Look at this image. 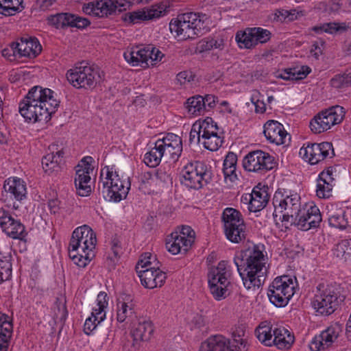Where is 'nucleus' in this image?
<instances>
[{
    "label": "nucleus",
    "mask_w": 351,
    "mask_h": 351,
    "mask_svg": "<svg viewBox=\"0 0 351 351\" xmlns=\"http://www.w3.org/2000/svg\"><path fill=\"white\" fill-rule=\"evenodd\" d=\"M233 261L246 289L259 288L265 282L269 264L264 245H254L240 252Z\"/></svg>",
    "instance_id": "nucleus-1"
},
{
    "label": "nucleus",
    "mask_w": 351,
    "mask_h": 351,
    "mask_svg": "<svg viewBox=\"0 0 351 351\" xmlns=\"http://www.w3.org/2000/svg\"><path fill=\"white\" fill-rule=\"evenodd\" d=\"M96 244V234L91 228L87 225L77 227L69 243V258L79 267H86L95 256Z\"/></svg>",
    "instance_id": "nucleus-2"
},
{
    "label": "nucleus",
    "mask_w": 351,
    "mask_h": 351,
    "mask_svg": "<svg viewBox=\"0 0 351 351\" xmlns=\"http://www.w3.org/2000/svg\"><path fill=\"white\" fill-rule=\"evenodd\" d=\"M183 150L180 136L168 133L154 143H150L149 150L145 154L143 161L149 167H156L164 158L173 162L180 158Z\"/></svg>",
    "instance_id": "nucleus-3"
},
{
    "label": "nucleus",
    "mask_w": 351,
    "mask_h": 351,
    "mask_svg": "<svg viewBox=\"0 0 351 351\" xmlns=\"http://www.w3.org/2000/svg\"><path fill=\"white\" fill-rule=\"evenodd\" d=\"M300 195L287 189H278L273 196V218L276 225L287 229L301 207Z\"/></svg>",
    "instance_id": "nucleus-4"
},
{
    "label": "nucleus",
    "mask_w": 351,
    "mask_h": 351,
    "mask_svg": "<svg viewBox=\"0 0 351 351\" xmlns=\"http://www.w3.org/2000/svg\"><path fill=\"white\" fill-rule=\"evenodd\" d=\"M104 198L109 202H119L125 199L130 189L129 177L120 175L115 166H106L101 170L99 189Z\"/></svg>",
    "instance_id": "nucleus-5"
},
{
    "label": "nucleus",
    "mask_w": 351,
    "mask_h": 351,
    "mask_svg": "<svg viewBox=\"0 0 351 351\" xmlns=\"http://www.w3.org/2000/svg\"><path fill=\"white\" fill-rule=\"evenodd\" d=\"M345 300L343 288L335 282L319 284L314 295L312 305L316 312L322 315L333 313Z\"/></svg>",
    "instance_id": "nucleus-6"
},
{
    "label": "nucleus",
    "mask_w": 351,
    "mask_h": 351,
    "mask_svg": "<svg viewBox=\"0 0 351 351\" xmlns=\"http://www.w3.org/2000/svg\"><path fill=\"white\" fill-rule=\"evenodd\" d=\"M204 18V16L194 12L178 15V18L170 22V31L180 40L194 39L201 36L208 29Z\"/></svg>",
    "instance_id": "nucleus-7"
},
{
    "label": "nucleus",
    "mask_w": 351,
    "mask_h": 351,
    "mask_svg": "<svg viewBox=\"0 0 351 351\" xmlns=\"http://www.w3.org/2000/svg\"><path fill=\"white\" fill-rule=\"evenodd\" d=\"M232 269L227 261H221L217 266L212 267L208 272V283L210 292L217 301L228 295V287L230 285Z\"/></svg>",
    "instance_id": "nucleus-8"
},
{
    "label": "nucleus",
    "mask_w": 351,
    "mask_h": 351,
    "mask_svg": "<svg viewBox=\"0 0 351 351\" xmlns=\"http://www.w3.org/2000/svg\"><path fill=\"white\" fill-rule=\"evenodd\" d=\"M211 178L210 168L204 161L188 162L181 171V182L186 187L198 190L207 184Z\"/></svg>",
    "instance_id": "nucleus-9"
},
{
    "label": "nucleus",
    "mask_w": 351,
    "mask_h": 351,
    "mask_svg": "<svg viewBox=\"0 0 351 351\" xmlns=\"http://www.w3.org/2000/svg\"><path fill=\"white\" fill-rule=\"evenodd\" d=\"M296 286L295 277H276L269 287L267 295L270 302L277 307L285 306L294 295Z\"/></svg>",
    "instance_id": "nucleus-10"
},
{
    "label": "nucleus",
    "mask_w": 351,
    "mask_h": 351,
    "mask_svg": "<svg viewBox=\"0 0 351 351\" xmlns=\"http://www.w3.org/2000/svg\"><path fill=\"white\" fill-rule=\"evenodd\" d=\"M57 97V94L49 88L34 86L19 104V110H28L30 107H38L40 110L58 108L60 101Z\"/></svg>",
    "instance_id": "nucleus-11"
},
{
    "label": "nucleus",
    "mask_w": 351,
    "mask_h": 351,
    "mask_svg": "<svg viewBox=\"0 0 351 351\" xmlns=\"http://www.w3.org/2000/svg\"><path fill=\"white\" fill-rule=\"evenodd\" d=\"M27 194L25 182L17 177H10L4 181L0 202L8 208L17 210L19 203L26 199Z\"/></svg>",
    "instance_id": "nucleus-12"
},
{
    "label": "nucleus",
    "mask_w": 351,
    "mask_h": 351,
    "mask_svg": "<svg viewBox=\"0 0 351 351\" xmlns=\"http://www.w3.org/2000/svg\"><path fill=\"white\" fill-rule=\"evenodd\" d=\"M163 53L152 45L145 47L136 46L128 49L123 53L125 60L132 66H140L143 68L154 65L160 61Z\"/></svg>",
    "instance_id": "nucleus-13"
},
{
    "label": "nucleus",
    "mask_w": 351,
    "mask_h": 351,
    "mask_svg": "<svg viewBox=\"0 0 351 351\" xmlns=\"http://www.w3.org/2000/svg\"><path fill=\"white\" fill-rule=\"evenodd\" d=\"M66 78L76 88L94 87L100 78L99 69L95 65L82 62L67 71Z\"/></svg>",
    "instance_id": "nucleus-14"
},
{
    "label": "nucleus",
    "mask_w": 351,
    "mask_h": 351,
    "mask_svg": "<svg viewBox=\"0 0 351 351\" xmlns=\"http://www.w3.org/2000/svg\"><path fill=\"white\" fill-rule=\"evenodd\" d=\"M276 165L274 157L262 150L250 152L243 159L245 170L261 175L274 169Z\"/></svg>",
    "instance_id": "nucleus-15"
},
{
    "label": "nucleus",
    "mask_w": 351,
    "mask_h": 351,
    "mask_svg": "<svg viewBox=\"0 0 351 351\" xmlns=\"http://www.w3.org/2000/svg\"><path fill=\"white\" fill-rule=\"evenodd\" d=\"M322 221V217L319 208L313 202L305 204L300 207L290 225H294L299 230L308 231L317 228Z\"/></svg>",
    "instance_id": "nucleus-16"
},
{
    "label": "nucleus",
    "mask_w": 351,
    "mask_h": 351,
    "mask_svg": "<svg viewBox=\"0 0 351 351\" xmlns=\"http://www.w3.org/2000/svg\"><path fill=\"white\" fill-rule=\"evenodd\" d=\"M195 231L189 226H182L180 231L171 232L166 239V247L173 255L187 252L195 241Z\"/></svg>",
    "instance_id": "nucleus-17"
},
{
    "label": "nucleus",
    "mask_w": 351,
    "mask_h": 351,
    "mask_svg": "<svg viewBox=\"0 0 351 351\" xmlns=\"http://www.w3.org/2000/svg\"><path fill=\"white\" fill-rule=\"evenodd\" d=\"M126 0H101L84 3L82 11L86 14L95 17H108L114 13L121 12L126 9Z\"/></svg>",
    "instance_id": "nucleus-18"
},
{
    "label": "nucleus",
    "mask_w": 351,
    "mask_h": 351,
    "mask_svg": "<svg viewBox=\"0 0 351 351\" xmlns=\"http://www.w3.org/2000/svg\"><path fill=\"white\" fill-rule=\"evenodd\" d=\"M169 11V5L167 1H162L152 5L149 8H143L125 13L122 20L129 25L141 23L143 21L158 19Z\"/></svg>",
    "instance_id": "nucleus-19"
},
{
    "label": "nucleus",
    "mask_w": 351,
    "mask_h": 351,
    "mask_svg": "<svg viewBox=\"0 0 351 351\" xmlns=\"http://www.w3.org/2000/svg\"><path fill=\"white\" fill-rule=\"evenodd\" d=\"M300 156L311 165H316L334 155L333 146L331 143H306L300 148Z\"/></svg>",
    "instance_id": "nucleus-20"
},
{
    "label": "nucleus",
    "mask_w": 351,
    "mask_h": 351,
    "mask_svg": "<svg viewBox=\"0 0 351 351\" xmlns=\"http://www.w3.org/2000/svg\"><path fill=\"white\" fill-rule=\"evenodd\" d=\"M10 210L0 205V228L8 237L23 240L27 236L25 226L12 216Z\"/></svg>",
    "instance_id": "nucleus-21"
},
{
    "label": "nucleus",
    "mask_w": 351,
    "mask_h": 351,
    "mask_svg": "<svg viewBox=\"0 0 351 351\" xmlns=\"http://www.w3.org/2000/svg\"><path fill=\"white\" fill-rule=\"evenodd\" d=\"M219 130L217 123L212 118L207 117L201 143L205 149L213 152L217 151L221 146L223 137L219 133Z\"/></svg>",
    "instance_id": "nucleus-22"
},
{
    "label": "nucleus",
    "mask_w": 351,
    "mask_h": 351,
    "mask_svg": "<svg viewBox=\"0 0 351 351\" xmlns=\"http://www.w3.org/2000/svg\"><path fill=\"white\" fill-rule=\"evenodd\" d=\"M341 331L340 326L332 325L323 330L319 335H315L309 343L311 351H320L330 347L338 338Z\"/></svg>",
    "instance_id": "nucleus-23"
},
{
    "label": "nucleus",
    "mask_w": 351,
    "mask_h": 351,
    "mask_svg": "<svg viewBox=\"0 0 351 351\" xmlns=\"http://www.w3.org/2000/svg\"><path fill=\"white\" fill-rule=\"evenodd\" d=\"M263 133L267 140L276 145H285L290 138L283 125L277 121L270 120L264 125Z\"/></svg>",
    "instance_id": "nucleus-24"
},
{
    "label": "nucleus",
    "mask_w": 351,
    "mask_h": 351,
    "mask_svg": "<svg viewBox=\"0 0 351 351\" xmlns=\"http://www.w3.org/2000/svg\"><path fill=\"white\" fill-rule=\"evenodd\" d=\"M141 285L147 289L160 288L164 285L167 274L158 267V269L137 270Z\"/></svg>",
    "instance_id": "nucleus-25"
},
{
    "label": "nucleus",
    "mask_w": 351,
    "mask_h": 351,
    "mask_svg": "<svg viewBox=\"0 0 351 351\" xmlns=\"http://www.w3.org/2000/svg\"><path fill=\"white\" fill-rule=\"evenodd\" d=\"M334 185V169L332 167H329L318 176L316 186L317 196L322 199L329 198L332 195Z\"/></svg>",
    "instance_id": "nucleus-26"
},
{
    "label": "nucleus",
    "mask_w": 351,
    "mask_h": 351,
    "mask_svg": "<svg viewBox=\"0 0 351 351\" xmlns=\"http://www.w3.org/2000/svg\"><path fill=\"white\" fill-rule=\"evenodd\" d=\"M135 303L129 294H123L117 300L116 304V318L118 322H128L135 314Z\"/></svg>",
    "instance_id": "nucleus-27"
},
{
    "label": "nucleus",
    "mask_w": 351,
    "mask_h": 351,
    "mask_svg": "<svg viewBox=\"0 0 351 351\" xmlns=\"http://www.w3.org/2000/svg\"><path fill=\"white\" fill-rule=\"evenodd\" d=\"M251 193L253 197L250 204V212L256 213L263 210L269 199L268 188L258 184L253 188Z\"/></svg>",
    "instance_id": "nucleus-28"
},
{
    "label": "nucleus",
    "mask_w": 351,
    "mask_h": 351,
    "mask_svg": "<svg viewBox=\"0 0 351 351\" xmlns=\"http://www.w3.org/2000/svg\"><path fill=\"white\" fill-rule=\"evenodd\" d=\"M54 145L49 147V149H53ZM64 152L62 149L58 150L46 154L42 158V166L45 173L50 174L54 171H58L60 169V163L64 156Z\"/></svg>",
    "instance_id": "nucleus-29"
},
{
    "label": "nucleus",
    "mask_w": 351,
    "mask_h": 351,
    "mask_svg": "<svg viewBox=\"0 0 351 351\" xmlns=\"http://www.w3.org/2000/svg\"><path fill=\"white\" fill-rule=\"evenodd\" d=\"M272 346L278 349H289L294 342V336L285 327H274Z\"/></svg>",
    "instance_id": "nucleus-30"
},
{
    "label": "nucleus",
    "mask_w": 351,
    "mask_h": 351,
    "mask_svg": "<svg viewBox=\"0 0 351 351\" xmlns=\"http://www.w3.org/2000/svg\"><path fill=\"white\" fill-rule=\"evenodd\" d=\"M94 160L91 156L84 157L75 167V184L81 185V180L90 181V173L93 171L92 163Z\"/></svg>",
    "instance_id": "nucleus-31"
},
{
    "label": "nucleus",
    "mask_w": 351,
    "mask_h": 351,
    "mask_svg": "<svg viewBox=\"0 0 351 351\" xmlns=\"http://www.w3.org/2000/svg\"><path fill=\"white\" fill-rule=\"evenodd\" d=\"M229 339L221 335H213L202 343L199 351H228Z\"/></svg>",
    "instance_id": "nucleus-32"
},
{
    "label": "nucleus",
    "mask_w": 351,
    "mask_h": 351,
    "mask_svg": "<svg viewBox=\"0 0 351 351\" xmlns=\"http://www.w3.org/2000/svg\"><path fill=\"white\" fill-rule=\"evenodd\" d=\"M349 210L337 208L335 210L328 212V225L341 230H345L349 226Z\"/></svg>",
    "instance_id": "nucleus-33"
},
{
    "label": "nucleus",
    "mask_w": 351,
    "mask_h": 351,
    "mask_svg": "<svg viewBox=\"0 0 351 351\" xmlns=\"http://www.w3.org/2000/svg\"><path fill=\"white\" fill-rule=\"evenodd\" d=\"M237 162V154L233 152H228L223 164V173L226 182L232 183L238 180Z\"/></svg>",
    "instance_id": "nucleus-34"
},
{
    "label": "nucleus",
    "mask_w": 351,
    "mask_h": 351,
    "mask_svg": "<svg viewBox=\"0 0 351 351\" xmlns=\"http://www.w3.org/2000/svg\"><path fill=\"white\" fill-rule=\"evenodd\" d=\"M20 47L21 58H34L40 53L42 49L38 39L32 37L21 38Z\"/></svg>",
    "instance_id": "nucleus-35"
},
{
    "label": "nucleus",
    "mask_w": 351,
    "mask_h": 351,
    "mask_svg": "<svg viewBox=\"0 0 351 351\" xmlns=\"http://www.w3.org/2000/svg\"><path fill=\"white\" fill-rule=\"evenodd\" d=\"M12 332V324L9 316L0 313V351H8Z\"/></svg>",
    "instance_id": "nucleus-36"
},
{
    "label": "nucleus",
    "mask_w": 351,
    "mask_h": 351,
    "mask_svg": "<svg viewBox=\"0 0 351 351\" xmlns=\"http://www.w3.org/2000/svg\"><path fill=\"white\" fill-rule=\"evenodd\" d=\"M109 297L104 291H100L96 299V305L92 309L90 315L101 324L106 318V310L108 306Z\"/></svg>",
    "instance_id": "nucleus-37"
},
{
    "label": "nucleus",
    "mask_w": 351,
    "mask_h": 351,
    "mask_svg": "<svg viewBox=\"0 0 351 351\" xmlns=\"http://www.w3.org/2000/svg\"><path fill=\"white\" fill-rule=\"evenodd\" d=\"M311 71L308 66H300L285 69L276 77L285 80H300L304 79Z\"/></svg>",
    "instance_id": "nucleus-38"
},
{
    "label": "nucleus",
    "mask_w": 351,
    "mask_h": 351,
    "mask_svg": "<svg viewBox=\"0 0 351 351\" xmlns=\"http://www.w3.org/2000/svg\"><path fill=\"white\" fill-rule=\"evenodd\" d=\"M274 328L267 322H261L255 330L258 340L265 346L271 347L273 343Z\"/></svg>",
    "instance_id": "nucleus-39"
},
{
    "label": "nucleus",
    "mask_w": 351,
    "mask_h": 351,
    "mask_svg": "<svg viewBox=\"0 0 351 351\" xmlns=\"http://www.w3.org/2000/svg\"><path fill=\"white\" fill-rule=\"evenodd\" d=\"M154 332L152 323L149 321L139 322L132 331V337L135 341H147L150 339Z\"/></svg>",
    "instance_id": "nucleus-40"
},
{
    "label": "nucleus",
    "mask_w": 351,
    "mask_h": 351,
    "mask_svg": "<svg viewBox=\"0 0 351 351\" xmlns=\"http://www.w3.org/2000/svg\"><path fill=\"white\" fill-rule=\"evenodd\" d=\"M332 252L334 256L339 260L351 263V238L338 242L334 246Z\"/></svg>",
    "instance_id": "nucleus-41"
},
{
    "label": "nucleus",
    "mask_w": 351,
    "mask_h": 351,
    "mask_svg": "<svg viewBox=\"0 0 351 351\" xmlns=\"http://www.w3.org/2000/svg\"><path fill=\"white\" fill-rule=\"evenodd\" d=\"M222 221L223 222V228L228 229V231L230 232L231 228H233L234 226L237 225L238 223L243 221V219L239 210L233 208H226L222 213Z\"/></svg>",
    "instance_id": "nucleus-42"
},
{
    "label": "nucleus",
    "mask_w": 351,
    "mask_h": 351,
    "mask_svg": "<svg viewBox=\"0 0 351 351\" xmlns=\"http://www.w3.org/2000/svg\"><path fill=\"white\" fill-rule=\"evenodd\" d=\"M12 256L10 252H0V284L12 276Z\"/></svg>",
    "instance_id": "nucleus-43"
},
{
    "label": "nucleus",
    "mask_w": 351,
    "mask_h": 351,
    "mask_svg": "<svg viewBox=\"0 0 351 351\" xmlns=\"http://www.w3.org/2000/svg\"><path fill=\"white\" fill-rule=\"evenodd\" d=\"M224 232L226 238L232 243H239L245 239V224L244 221L238 223L234 226L229 232L228 229L224 228Z\"/></svg>",
    "instance_id": "nucleus-44"
},
{
    "label": "nucleus",
    "mask_w": 351,
    "mask_h": 351,
    "mask_svg": "<svg viewBox=\"0 0 351 351\" xmlns=\"http://www.w3.org/2000/svg\"><path fill=\"white\" fill-rule=\"evenodd\" d=\"M160 265L156 255L145 252L141 256L136 266V270L158 269Z\"/></svg>",
    "instance_id": "nucleus-45"
},
{
    "label": "nucleus",
    "mask_w": 351,
    "mask_h": 351,
    "mask_svg": "<svg viewBox=\"0 0 351 351\" xmlns=\"http://www.w3.org/2000/svg\"><path fill=\"white\" fill-rule=\"evenodd\" d=\"M319 112L321 119L325 122L327 130L332 126L340 123L345 117V111H339V113H337V111H319Z\"/></svg>",
    "instance_id": "nucleus-46"
},
{
    "label": "nucleus",
    "mask_w": 351,
    "mask_h": 351,
    "mask_svg": "<svg viewBox=\"0 0 351 351\" xmlns=\"http://www.w3.org/2000/svg\"><path fill=\"white\" fill-rule=\"evenodd\" d=\"M236 41L240 48L250 49L256 45L252 28L236 34Z\"/></svg>",
    "instance_id": "nucleus-47"
},
{
    "label": "nucleus",
    "mask_w": 351,
    "mask_h": 351,
    "mask_svg": "<svg viewBox=\"0 0 351 351\" xmlns=\"http://www.w3.org/2000/svg\"><path fill=\"white\" fill-rule=\"evenodd\" d=\"M206 119L204 120L196 121L192 125L189 134V142L191 144H201L202 141V133L206 126Z\"/></svg>",
    "instance_id": "nucleus-48"
},
{
    "label": "nucleus",
    "mask_w": 351,
    "mask_h": 351,
    "mask_svg": "<svg viewBox=\"0 0 351 351\" xmlns=\"http://www.w3.org/2000/svg\"><path fill=\"white\" fill-rule=\"evenodd\" d=\"M72 18V14L59 13L49 16L48 23L56 28H64L66 27H71L70 21Z\"/></svg>",
    "instance_id": "nucleus-49"
},
{
    "label": "nucleus",
    "mask_w": 351,
    "mask_h": 351,
    "mask_svg": "<svg viewBox=\"0 0 351 351\" xmlns=\"http://www.w3.org/2000/svg\"><path fill=\"white\" fill-rule=\"evenodd\" d=\"M228 351H248L250 344L247 339L240 335L232 334V339H229Z\"/></svg>",
    "instance_id": "nucleus-50"
},
{
    "label": "nucleus",
    "mask_w": 351,
    "mask_h": 351,
    "mask_svg": "<svg viewBox=\"0 0 351 351\" xmlns=\"http://www.w3.org/2000/svg\"><path fill=\"white\" fill-rule=\"evenodd\" d=\"M55 316L60 320L64 321L68 317V311L66 305V298L61 295L57 297L54 302Z\"/></svg>",
    "instance_id": "nucleus-51"
},
{
    "label": "nucleus",
    "mask_w": 351,
    "mask_h": 351,
    "mask_svg": "<svg viewBox=\"0 0 351 351\" xmlns=\"http://www.w3.org/2000/svg\"><path fill=\"white\" fill-rule=\"evenodd\" d=\"M110 250L112 255L109 256L108 258L112 262V265L114 266L123 254L121 243L118 237H114L110 241Z\"/></svg>",
    "instance_id": "nucleus-52"
},
{
    "label": "nucleus",
    "mask_w": 351,
    "mask_h": 351,
    "mask_svg": "<svg viewBox=\"0 0 351 351\" xmlns=\"http://www.w3.org/2000/svg\"><path fill=\"white\" fill-rule=\"evenodd\" d=\"M145 177L147 179L155 180L159 184H167L171 182L172 180L170 174L167 173L165 169L161 168L157 169L154 176L150 173H147V175H145Z\"/></svg>",
    "instance_id": "nucleus-53"
},
{
    "label": "nucleus",
    "mask_w": 351,
    "mask_h": 351,
    "mask_svg": "<svg viewBox=\"0 0 351 351\" xmlns=\"http://www.w3.org/2000/svg\"><path fill=\"white\" fill-rule=\"evenodd\" d=\"M309 127L314 134H320L327 131L324 121H322L319 112H318L310 121Z\"/></svg>",
    "instance_id": "nucleus-54"
},
{
    "label": "nucleus",
    "mask_w": 351,
    "mask_h": 351,
    "mask_svg": "<svg viewBox=\"0 0 351 351\" xmlns=\"http://www.w3.org/2000/svg\"><path fill=\"white\" fill-rule=\"evenodd\" d=\"M252 31L256 45L258 43H265L271 38V32L267 29L261 27H253Z\"/></svg>",
    "instance_id": "nucleus-55"
},
{
    "label": "nucleus",
    "mask_w": 351,
    "mask_h": 351,
    "mask_svg": "<svg viewBox=\"0 0 351 351\" xmlns=\"http://www.w3.org/2000/svg\"><path fill=\"white\" fill-rule=\"evenodd\" d=\"M330 84L336 88L348 86L351 84V76L350 74L337 75L331 79Z\"/></svg>",
    "instance_id": "nucleus-56"
},
{
    "label": "nucleus",
    "mask_w": 351,
    "mask_h": 351,
    "mask_svg": "<svg viewBox=\"0 0 351 351\" xmlns=\"http://www.w3.org/2000/svg\"><path fill=\"white\" fill-rule=\"evenodd\" d=\"M204 104L203 97L197 95L186 100L185 107L187 110H204Z\"/></svg>",
    "instance_id": "nucleus-57"
},
{
    "label": "nucleus",
    "mask_w": 351,
    "mask_h": 351,
    "mask_svg": "<svg viewBox=\"0 0 351 351\" xmlns=\"http://www.w3.org/2000/svg\"><path fill=\"white\" fill-rule=\"evenodd\" d=\"M100 324H97V320H96L94 317H92V315H90L88 317L84 322V332L87 335H93L94 331L96 330L97 327Z\"/></svg>",
    "instance_id": "nucleus-58"
},
{
    "label": "nucleus",
    "mask_w": 351,
    "mask_h": 351,
    "mask_svg": "<svg viewBox=\"0 0 351 351\" xmlns=\"http://www.w3.org/2000/svg\"><path fill=\"white\" fill-rule=\"evenodd\" d=\"M73 18L71 19V27H75L78 29H84L88 27L90 22L86 18L72 14Z\"/></svg>",
    "instance_id": "nucleus-59"
},
{
    "label": "nucleus",
    "mask_w": 351,
    "mask_h": 351,
    "mask_svg": "<svg viewBox=\"0 0 351 351\" xmlns=\"http://www.w3.org/2000/svg\"><path fill=\"white\" fill-rule=\"evenodd\" d=\"M326 33L333 34L338 32L345 31L346 26L344 23L339 24L335 22L325 23Z\"/></svg>",
    "instance_id": "nucleus-60"
},
{
    "label": "nucleus",
    "mask_w": 351,
    "mask_h": 351,
    "mask_svg": "<svg viewBox=\"0 0 351 351\" xmlns=\"http://www.w3.org/2000/svg\"><path fill=\"white\" fill-rule=\"evenodd\" d=\"M81 185L75 184L77 193L82 197L88 196L91 192L90 181L81 180Z\"/></svg>",
    "instance_id": "nucleus-61"
},
{
    "label": "nucleus",
    "mask_w": 351,
    "mask_h": 351,
    "mask_svg": "<svg viewBox=\"0 0 351 351\" xmlns=\"http://www.w3.org/2000/svg\"><path fill=\"white\" fill-rule=\"evenodd\" d=\"M56 111H39V113L36 112V116L34 117V121L36 122H48L53 114L55 113Z\"/></svg>",
    "instance_id": "nucleus-62"
},
{
    "label": "nucleus",
    "mask_w": 351,
    "mask_h": 351,
    "mask_svg": "<svg viewBox=\"0 0 351 351\" xmlns=\"http://www.w3.org/2000/svg\"><path fill=\"white\" fill-rule=\"evenodd\" d=\"M18 12L17 8H14L13 1L10 0L6 5H3L0 10V14L5 16H12Z\"/></svg>",
    "instance_id": "nucleus-63"
},
{
    "label": "nucleus",
    "mask_w": 351,
    "mask_h": 351,
    "mask_svg": "<svg viewBox=\"0 0 351 351\" xmlns=\"http://www.w3.org/2000/svg\"><path fill=\"white\" fill-rule=\"evenodd\" d=\"M204 99V109L205 108L206 106L209 107L210 108H215L217 107V103L219 102L218 97L213 95H206L204 97H203Z\"/></svg>",
    "instance_id": "nucleus-64"
}]
</instances>
